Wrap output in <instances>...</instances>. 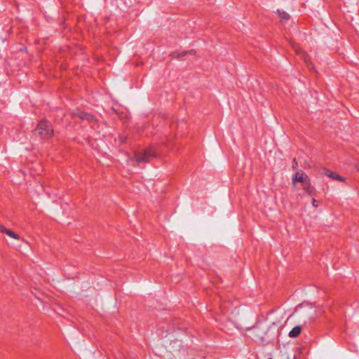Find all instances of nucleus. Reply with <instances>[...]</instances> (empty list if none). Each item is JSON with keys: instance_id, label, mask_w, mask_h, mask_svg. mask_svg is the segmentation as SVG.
<instances>
[{"instance_id": "dca6fc26", "label": "nucleus", "mask_w": 359, "mask_h": 359, "mask_svg": "<svg viewBox=\"0 0 359 359\" xmlns=\"http://www.w3.org/2000/svg\"><path fill=\"white\" fill-rule=\"evenodd\" d=\"M269 359H272V358H269Z\"/></svg>"}, {"instance_id": "6e6552de", "label": "nucleus", "mask_w": 359, "mask_h": 359, "mask_svg": "<svg viewBox=\"0 0 359 359\" xmlns=\"http://www.w3.org/2000/svg\"><path fill=\"white\" fill-rule=\"evenodd\" d=\"M78 116L80 118L83 119V120H87L88 121H92L94 120L93 116H92L88 113H86V112H81V113L78 114Z\"/></svg>"}, {"instance_id": "7ed1b4c3", "label": "nucleus", "mask_w": 359, "mask_h": 359, "mask_svg": "<svg viewBox=\"0 0 359 359\" xmlns=\"http://www.w3.org/2000/svg\"><path fill=\"white\" fill-rule=\"evenodd\" d=\"M310 181L308 175L302 171H298L295 173L292 177V185L295 187L297 182H301L302 186L308 183Z\"/></svg>"}, {"instance_id": "f03ea898", "label": "nucleus", "mask_w": 359, "mask_h": 359, "mask_svg": "<svg viewBox=\"0 0 359 359\" xmlns=\"http://www.w3.org/2000/svg\"><path fill=\"white\" fill-rule=\"evenodd\" d=\"M155 156V152L152 149H149L145 151H139L135 154V159L137 162H147L149 161L151 157Z\"/></svg>"}, {"instance_id": "f257e3e1", "label": "nucleus", "mask_w": 359, "mask_h": 359, "mask_svg": "<svg viewBox=\"0 0 359 359\" xmlns=\"http://www.w3.org/2000/svg\"><path fill=\"white\" fill-rule=\"evenodd\" d=\"M34 134L39 135L42 139H48L53 136V129L47 121H41L35 129Z\"/></svg>"}, {"instance_id": "1a4fd4ad", "label": "nucleus", "mask_w": 359, "mask_h": 359, "mask_svg": "<svg viewBox=\"0 0 359 359\" xmlns=\"http://www.w3.org/2000/svg\"><path fill=\"white\" fill-rule=\"evenodd\" d=\"M279 17L283 20H287L289 19V15L283 11H278Z\"/></svg>"}, {"instance_id": "ddd939ff", "label": "nucleus", "mask_w": 359, "mask_h": 359, "mask_svg": "<svg viewBox=\"0 0 359 359\" xmlns=\"http://www.w3.org/2000/svg\"><path fill=\"white\" fill-rule=\"evenodd\" d=\"M187 53L184 52L182 54V56H184L186 55Z\"/></svg>"}, {"instance_id": "423d86ee", "label": "nucleus", "mask_w": 359, "mask_h": 359, "mask_svg": "<svg viewBox=\"0 0 359 359\" xmlns=\"http://www.w3.org/2000/svg\"><path fill=\"white\" fill-rule=\"evenodd\" d=\"M325 175L330 178H332L333 180H336L341 181V182L344 181V177H342L341 176H340L333 172L329 171V170H326L325 172Z\"/></svg>"}, {"instance_id": "20e7f679", "label": "nucleus", "mask_w": 359, "mask_h": 359, "mask_svg": "<svg viewBox=\"0 0 359 359\" xmlns=\"http://www.w3.org/2000/svg\"><path fill=\"white\" fill-rule=\"evenodd\" d=\"M0 232L2 233L6 234L8 236H9L11 238L15 239V240H20V236L15 233L14 231L6 229L4 225L0 224Z\"/></svg>"}, {"instance_id": "f8f14e48", "label": "nucleus", "mask_w": 359, "mask_h": 359, "mask_svg": "<svg viewBox=\"0 0 359 359\" xmlns=\"http://www.w3.org/2000/svg\"><path fill=\"white\" fill-rule=\"evenodd\" d=\"M312 205L315 208H317L318 205V202L315 198H313L312 200Z\"/></svg>"}, {"instance_id": "4468645a", "label": "nucleus", "mask_w": 359, "mask_h": 359, "mask_svg": "<svg viewBox=\"0 0 359 359\" xmlns=\"http://www.w3.org/2000/svg\"><path fill=\"white\" fill-rule=\"evenodd\" d=\"M265 324H266L265 325H266V327H269V325H268V323H265Z\"/></svg>"}, {"instance_id": "9d476101", "label": "nucleus", "mask_w": 359, "mask_h": 359, "mask_svg": "<svg viewBox=\"0 0 359 359\" xmlns=\"http://www.w3.org/2000/svg\"><path fill=\"white\" fill-rule=\"evenodd\" d=\"M295 48V50H296V52H297L298 54L301 55H302V57L304 58V61H305L306 62H307L308 61H307V58H306V56L305 53H304V51H302V50H300V49H297V48Z\"/></svg>"}, {"instance_id": "2eb2a0df", "label": "nucleus", "mask_w": 359, "mask_h": 359, "mask_svg": "<svg viewBox=\"0 0 359 359\" xmlns=\"http://www.w3.org/2000/svg\"><path fill=\"white\" fill-rule=\"evenodd\" d=\"M357 170L359 172V166L357 167Z\"/></svg>"}, {"instance_id": "0eeeda50", "label": "nucleus", "mask_w": 359, "mask_h": 359, "mask_svg": "<svg viewBox=\"0 0 359 359\" xmlns=\"http://www.w3.org/2000/svg\"><path fill=\"white\" fill-rule=\"evenodd\" d=\"M301 332L302 327L300 326H296L289 332V337L291 338H295L300 334Z\"/></svg>"}, {"instance_id": "39448f33", "label": "nucleus", "mask_w": 359, "mask_h": 359, "mask_svg": "<svg viewBox=\"0 0 359 359\" xmlns=\"http://www.w3.org/2000/svg\"><path fill=\"white\" fill-rule=\"evenodd\" d=\"M302 188L304 191L309 196H314L316 194L315 189L313 187L311 186L310 181L308 183L303 185Z\"/></svg>"}, {"instance_id": "9b49d317", "label": "nucleus", "mask_w": 359, "mask_h": 359, "mask_svg": "<svg viewBox=\"0 0 359 359\" xmlns=\"http://www.w3.org/2000/svg\"><path fill=\"white\" fill-rule=\"evenodd\" d=\"M269 327L271 330H276L278 331L277 326L274 323H271Z\"/></svg>"}]
</instances>
